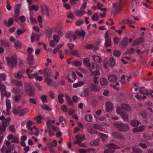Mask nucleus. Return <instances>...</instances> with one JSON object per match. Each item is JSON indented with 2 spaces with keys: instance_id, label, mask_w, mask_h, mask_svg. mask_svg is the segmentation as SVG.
I'll list each match as a JSON object with an SVG mask.
<instances>
[{
  "instance_id": "4468645a",
  "label": "nucleus",
  "mask_w": 153,
  "mask_h": 153,
  "mask_svg": "<svg viewBox=\"0 0 153 153\" xmlns=\"http://www.w3.org/2000/svg\"><path fill=\"white\" fill-rule=\"evenodd\" d=\"M21 7V5L19 4H16L14 8L15 14L14 15V19H17L19 17L20 13L19 10Z\"/></svg>"
},
{
  "instance_id": "bb28decb",
  "label": "nucleus",
  "mask_w": 153,
  "mask_h": 153,
  "mask_svg": "<svg viewBox=\"0 0 153 153\" xmlns=\"http://www.w3.org/2000/svg\"><path fill=\"white\" fill-rule=\"evenodd\" d=\"M139 91L141 94L146 95H148L149 94L148 90L143 87H142L140 88Z\"/></svg>"
},
{
  "instance_id": "473e14b6",
  "label": "nucleus",
  "mask_w": 153,
  "mask_h": 153,
  "mask_svg": "<svg viewBox=\"0 0 153 153\" xmlns=\"http://www.w3.org/2000/svg\"><path fill=\"white\" fill-rule=\"evenodd\" d=\"M0 42L1 45L4 47H7L9 46V42L5 39H1L0 41Z\"/></svg>"
},
{
  "instance_id": "864d4df0",
  "label": "nucleus",
  "mask_w": 153,
  "mask_h": 153,
  "mask_svg": "<svg viewBox=\"0 0 153 153\" xmlns=\"http://www.w3.org/2000/svg\"><path fill=\"white\" fill-rule=\"evenodd\" d=\"M0 90L2 94H3L4 92L6 91V87L4 84H1L0 85Z\"/></svg>"
},
{
  "instance_id": "052dcab7",
  "label": "nucleus",
  "mask_w": 153,
  "mask_h": 153,
  "mask_svg": "<svg viewBox=\"0 0 153 153\" xmlns=\"http://www.w3.org/2000/svg\"><path fill=\"white\" fill-rule=\"evenodd\" d=\"M66 97L67 102L69 103V104L70 105H73V103L71 100V97L68 95H66Z\"/></svg>"
},
{
  "instance_id": "5fc2aeb1",
  "label": "nucleus",
  "mask_w": 153,
  "mask_h": 153,
  "mask_svg": "<svg viewBox=\"0 0 153 153\" xmlns=\"http://www.w3.org/2000/svg\"><path fill=\"white\" fill-rule=\"evenodd\" d=\"M62 34L61 35H59V34L58 35H54L53 36V38L54 40L56 42V43H58L59 40L60 38L59 36H62Z\"/></svg>"
},
{
  "instance_id": "338daca9",
  "label": "nucleus",
  "mask_w": 153,
  "mask_h": 153,
  "mask_svg": "<svg viewBox=\"0 0 153 153\" xmlns=\"http://www.w3.org/2000/svg\"><path fill=\"white\" fill-rule=\"evenodd\" d=\"M55 122V121L54 120H48L46 123L47 125V127H48V125L50 126V127H51V125L52 124H54Z\"/></svg>"
},
{
  "instance_id": "cd10ccee",
  "label": "nucleus",
  "mask_w": 153,
  "mask_h": 153,
  "mask_svg": "<svg viewBox=\"0 0 153 153\" xmlns=\"http://www.w3.org/2000/svg\"><path fill=\"white\" fill-rule=\"evenodd\" d=\"M43 73L46 76H50L51 73V70L48 68H45L43 71Z\"/></svg>"
},
{
  "instance_id": "0e129e2a",
  "label": "nucleus",
  "mask_w": 153,
  "mask_h": 153,
  "mask_svg": "<svg viewBox=\"0 0 153 153\" xmlns=\"http://www.w3.org/2000/svg\"><path fill=\"white\" fill-rule=\"evenodd\" d=\"M11 142L16 143H19V138L16 137H13L11 141Z\"/></svg>"
},
{
  "instance_id": "bf43d9fd",
  "label": "nucleus",
  "mask_w": 153,
  "mask_h": 153,
  "mask_svg": "<svg viewBox=\"0 0 153 153\" xmlns=\"http://www.w3.org/2000/svg\"><path fill=\"white\" fill-rule=\"evenodd\" d=\"M40 98L43 103L47 102V98L46 95H44L41 96H40Z\"/></svg>"
},
{
  "instance_id": "2f4dec72",
  "label": "nucleus",
  "mask_w": 153,
  "mask_h": 153,
  "mask_svg": "<svg viewBox=\"0 0 153 153\" xmlns=\"http://www.w3.org/2000/svg\"><path fill=\"white\" fill-rule=\"evenodd\" d=\"M143 41V38H140L138 39L135 40L133 42V46H136L139 45V44L142 43Z\"/></svg>"
},
{
  "instance_id": "ea45409f",
  "label": "nucleus",
  "mask_w": 153,
  "mask_h": 153,
  "mask_svg": "<svg viewBox=\"0 0 153 153\" xmlns=\"http://www.w3.org/2000/svg\"><path fill=\"white\" fill-rule=\"evenodd\" d=\"M62 27L61 25H58L55 28L56 31L58 33L59 35H61L62 34L61 30L62 29Z\"/></svg>"
},
{
  "instance_id": "f3484780",
  "label": "nucleus",
  "mask_w": 153,
  "mask_h": 153,
  "mask_svg": "<svg viewBox=\"0 0 153 153\" xmlns=\"http://www.w3.org/2000/svg\"><path fill=\"white\" fill-rule=\"evenodd\" d=\"M113 109V105L112 103L110 102H107L106 104V111L107 112L111 111Z\"/></svg>"
},
{
  "instance_id": "49530a36",
  "label": "nucleus",
  "mask_w": 153,
  "mask_h": 153,
  "mask_svg": "<svg viewBox=\"0 0 153 153\" xmlns=\"http://www.w3.org/2000/svg\"><path fill=\"white\" fill-rule=\"evenodd\" d=\"M7 126L6 125L5 122H2V125H0V130L2 131H4Z\"/></svg>"
},
{
  "instance_id": "a211bd4d",
  "label": "nucleus",
  "mask_w": 153,
  "mask_h": 153,
  "mask_svg": "<svg viewBox=\"0 0 153 153\" xmlns=\"http://www.w3.org/2000/svg\"><path fill=\"white\" fill-rule=\"evenodd\" d=\"M30 69L28 68H27L26 69V73L28 76V77L29 79H32L34 77L36 78V77L38 75V74L36 73L35 74H30Z\"/></svg>"
},
{
  "instance_id": "c756f323",
  "label": "nucleus",
  "mask_w": 153,
  "mask_h": 153,
  "mask_svg": "<svg viewBox=\"0 0 153 153\" xmlns=\"http://www.w3.org/2000/svg\"><path fill=\"white\" fill-rule=\"evenodd\" d=\"M100 82L101 85L106 86L108 85V81L106 79L101 78L100 79Z\"/></svg>"
},
{
  "instance_id": "e2e57ef3",
  "label": "nucleus",
  "mask_w": 153,
  "mask_h": 153,
  "mask_svg": "<svg viewBox=\"0 0 153 153\" xmlns=\"http://www.w3.org/2000/svg\"><path fill=\"white\" fill-rule=\"evenodd\" d=\"M42 119V117L41 116L38 115L35 118V119L36 122L38 123H41V120Z\"/></svg>"
},
{
  "instance_id": "4c0bfd02",
  "label": "nucleus",
  "mask_w": 153,
  "mask_h": 153,
  "mask_svg": "<svg viewBox=\"0 0 153 153\" xmlns=\"http://www.w3.org/2000/svg\"><path fill=\"white\" fill-rule=\"evenodd\" d=\"M13 23V20H8L7 21V20H4V23L8 27H9Z\"/></svg>"
},
{
  "instance_id": "37998d69",
  "label": "nucleus",
  "mask_w": 153,
  "mask_h": 153,
  "mask_svg": "<svg viewBox=\"0 0 153 153\" xmlns=\"http://www.w3.org/2000/svg\"><path fill=\"white\" fill-rule=\"evenodd\" d=\"M64 97V95L62 94L58 95V101L60 103L62 104L63 103L64 100L63 99V97Z\"/></svg>"
},
{
  "instance_id": "a19ab883",
  "label": "nucleus",
  "mask_w": 153,
  "mask_h": 153,
  "mask_svg": "<svg viewBox=\"0 0 153 153\" xmlns=\"http://www.w3.org/2000/svg\"><path fill=\"white\" fill-rule=\"evenodd\" d=\"M122 23L123 24H128L130 25L134 23L135 21L132 20H123L122 21Z\"/></svg>"
},
{
  "instance_id": "79ce46f5",
  "label": "nucleus",
  "mask_w": 153,
  "mask_h": 153,
  "mask_svg": "<svg viewBox=\"0 0 153 153\" xmlns=\"http://www.w3.org/2000/svg\"><path fill=\"white\" fill-rule=\"evenodd\" d=\"M42 20H30L32 24L37 23L38 22L39 24V25L41 28L42 27V25L41 24V23L42 22Z\"/></svg>"
},
{
  "instance_id": "c03bdc74",
  "label": "nucleus",
  "mask_w": 153,
  "mask_h": 153,
  "mask_svg": "<svg viewBox=\"0 0 153 153\" xmlns=\"http://www.w3.org/2000/svg\"><path fill=\"white\" fill-rule=\"evenodd\" d=\"M98 135L102 138L103 142H104L108 138L107 135L102 133H98Z\"/></svg>"
},
{
  "instance_id": "f704fd0d",
  "label": "nucleus",
  "mask_w": 153,
  "mask_h": 153,
  "mask_svg": "<svg viewBox=\"0 0 153 153\" xmlns=\"http://www.w3.org/2000/svg\"><path fill=\"white\" fill-rule=\"evenodd\" d=\"M85 84L84 82L80 81L77 83H74L73 85L74 88H76L77 87H81Z\"/></svg>"
},
{
  "instance_id": "6ab92c4d",
  "label": "nucleus",
  "mask_w": 153,
  "mask_h": 153,
  "mask_svg": "<svg viewBox=\"0 0 153 153\" xmlns=\"http://www.w3.org/2000/svg\"><path fill=\"white\" fill-rule=\"evenodd\" d=\"M145 128V126L143 125H142L139 127L134 128L133 131L134 132H140L144 130Z\"/></svg>"
},
{
  "instance_id": "20e7f679",
  "label": "nucleus",
  "mask_w": 153,
  "mask_h": 153,
  "mask_svg": "<svg viewBox=\"0 0 153 153\" xmlns=\"http://www.w3.org/2000/svg\"><path fill=\"white\" fill-rule=\"evenodd\" d=\"M114 126L120 131H126L128 130L129 128L128 125L123 124L122 123H115L114 124Z\"/></svg>"
},
{
  "instance_id": "393cba45",
  "label": "nucleus",
  "mask_w": 153,
  "mask_h": 153,
  "mask_svg": "<svg viewBox=\"0 0 153 153\" xmlns=\"http://www.w3.org/2000/svg\"><path fill=\"white\" fill-rule=\"evenodd\" d=\"M90 87L91 90L94 91H98L100 90V88L99 87L93 84L90 85Z\"/></svg>"
},
{
  "instance_id": "6e6d98bb",
  "label": "nucleus",
  "mask_w": 153,
  "mask_h": 153,
  "mask_svg": "<svg viewBox=\"0 0 153 153\" xmlns=\"http://www.w3.org/2000/svg\"><path fill=\"white\" fill-rule=\"evenodd\" d=\"M143 137L145 139L148 140H151L152 139V138L149 135L146 133L143 134Z\"/></svg>"
},
{
  "instance_id": "6e6552de",
  "label": "nucleus",
  "mask_w": 153,
  "mask_h": 153,
  "mask_svg": "<svg viewBox=\"0 0 153 153\" xmlns=\"http://www.w3.org/2000/svg\"><path fill=\"white\" fill-rule=\"evenodd\" d=\"M86 7V2L84 1L81 8V11L77 10L75 12L76 15L78 16H81L85 13L84 9Z\"/></svg>"
},
{
  "instance_id": "774afa93",
  "label": "nucleus",
  "mask_w": 153,
  "mask_h": 153,
  "mask_svg": "<svg viewBox=\"0 0 153 153\" xmlns=\"http://www.w3.org/2000/svg\"><path fill=\"white\" fill-rule=\"evenodd\" d=\"M134 51V48H131L130 49L128 50L126 53L127 54H133Z\"/></svg>"
},
{
  "instance_id": "1a4fd4ad",
  "label": "nucleus",
  "mask_w": 153,
  "mask_h": 153,
  "mask_svg": "<svg viewBox=\"0 0 153 153\" xmlns=\"http://www.w3.org/2000/svg\"><path fill=\"white\" fill-rule=\"evenodd\" d=\"M108 31H107L105 33V46L106 47H108L111 45V42L110 37L108 35Z\"/></svg>"
},
{
  "instance_id": "de8ad7c7",
  "label": "nucleus",
  "mask_w": 153,
  "mask_h": 153,
  "mask_svg": "<svg viewBox=\"0 0 153 153\" xmlns=\"http://www.w3.org/2000/svg\"><path fill=\"white\" fill-rule=\"evenodd\" d=\"M48 131L49 133V135L51 136H53L55 135V132L52 131L51 130V127H50V126L48 125Z\"/></svg>"
},
{
  "instance_id": "c85d7f7f",
  "label": "nucleus",
  "mask_w": 153,
  "mask_h": 153,
  "mask_svg": "<svg viewBox=\"0 0 153 153\" xmlns=\"http://www.w3.org/2000/svg\"><path fill=\"white\" fill-rule=\"evenodd\" d=\"M87 49H92L95 51H97L98 50V47L97 46H94V45L90 44L87 45Z\"/></svg>"
},
{
  "instance_id": "0eeeda50",
  "label": "nucleus",
  "mask_w": 153,
  "mask_h": 153,
  "mask_svg": "<svg viewBox=\"0 0 153 153\" xmlns=\"http://www.w3.org/2000/svg\"><path fill=\"white\" fill-rule=\"evenodd\" d=\"M24 87L25 91L28 93L29 96H34V90L33 88L28 84L25 85Z\"/></svg>"
},
{
  "instance_id": "13d9d810",
  "label": "nucleus",
  "mask_w": 153,
  "mask_h": 153,
  "mask_svg": "<svg viewBox=\"0 0 153 153\" xmlns=\"http://www.w3.org/2000/svg\"><path fill=\"white\" fill-rule=\"evenodd\" d=\"M82 64V62H80L75 61L73 62L72 64L76 67H79Z\"/></svg>"
},
{
  "instance_id": "e433bc0d",
  "label": "nucleus",
  "mask_w": 153,
  "mask_h": 153,
  "mask_svg": "<svg viewBox=\"0 0 153 153\" xmlns=\"http://www.w3.org/2000/svg\"><path fill=\"white\" fill-rule=\"evenodd\" d=\"M100 10L103 11L102 13H99L100 16L101 18H103L105 16L106 13L105 12L107 11V9L106 8H100Z\"/></svg>"
},
{
  "instance_id": "f257e3e1",
  "label": "nucleus",
  "mask_w": 153,
  "mask_h": 153,
  "mask_svg": "<svg viewBox=\"0 0 153 153\" xmlns=\"http://www.w3.org/2000/svg\"><path fill=\"white\" fill-rule=\"evenodd\" d=\"M130 110L129 106L126 104H123L121 107H118L117 108V113L118 114H120L121 116L123 118V121L127 122L128 120V115L126 113L123 112L124 110L129 111Z\"/></svg>"
},
{
  "instance_id": "5701e85b",
  "label": "nucleus",
  "mask_w": 153,
  "mask_h": 153,
  "mask_svg": "<svg viewBox=\"0 0 153 153\" xmlns=\"http://www.w3.org/2000/svg\"><path fill=\"white\" fill-rule=\"evenodd\" d=\"M40 37V36L39 35L33 33L30 37L31 41L32 42H33L35 40L36 41H37L39 39Z\"/></svg>"
},
{
  "instance_id": "dca6fc26",
  "label": "nucleus",
  "mask_w": 153,
  "mask_h": 153,
  "mask_svg": "<svg viewBox=\"0 0 153 153\" xmlns=\"http://www.w3.org/2000/svg\"><path fill=\"white\" fill-rule=\"evenodd\" d=\"M91 57L94 61L96 62L101 63L102 62V59L99 56L91 55Z\"/></svg>"
},
{
  "instance_id": "7c9ffc66",
  "label": "nucleus",
  "mask_w": 153,
  "mask_h": 153,
  "mask_svg": "<svg viewBox=\"0 0 153 153\" xmlns=\"http://www.w3.org/2000/svg\"><path fill=\"white\" fill-rule=\"evenodd\" d=\"M117 76L114 74L110 75L108 77V79L111 82H115L117 81Z\"/></svg>"
},
{
  "instance_id": "b1692460",
  "label": "nucleus",
  "mask_w": 153,
  "mask_h": 153,
  "mask_svg": "<svg viewBox=\"0 0 153 153\" xmlns=\"http://www.w3.org/2000/svg\"><path fill=\"white\" fill-rule=\"evenodd\" d=\"M29 9L30 11H31L33 10H34L37 11L39 10V6L38 5L33 4L29 7Z\"/></svg>"
},
{
  "instance_id": "2eb2a0df",
  "label": "nucleus",
  "mask_w": 153,
  "mask_h": 153,
  "mask_svg": "<svg viewBox=\"0 0 153 153\" xmlns=\"http://www.w3.org/2000/svg\"><path fill=\"white\" fill-rule=\"evenodd\" d=\"M128 39L127 37H125L121 41L120 47L121 48H125L128 45Z\"/></svg>"
},
{
  "instance_id": "603ef678",
  "label": "nucleus",
  "mask_w": 153,
  "mask_h": 153,
  "mask_svg": "<svg viewBox=\"0 0 153 153\" xmlns=\"http://www.w3.org/2000/svg\"><path fill=\"white\" fill-rule=\"evenodd\" d=\"M14 92L16 95H22V93L20 89L16 88L14 90Z\"/></svg>"
},
{
  "instance_id": "4be33fe9",
  "label": "nucleus",
  "mask_w": 153,
  "mask_h": 153,
  "mask_svg": "<svg viewBox=\"0 0 153 153\" xmlns=\"http://www.w3.org/2000/svg\"><path fill=\"white\" fill-rule=\"evenodd\" d=\"M75 34L77 36V37L79 36H81L82 37H83L85 35V31L83 30H78L75 32Z\"/></svg>"
},
{
  "instance_id": "8fccbe9b",
  "label": "nucleus",
  "mask_w": 153,
  "mask_h": 153,
  "mask_svg": "<svg viewBox=\"0 0 153 153\" xmlns=\"http://www.w3.org/2000/svg\"><path fill=\"white\" fill-rule=\"evenodd\" d=\"M99 140L97 139L91 141V145L94 146H96L99 144Z\"/></svg>"
},
{
  "instance_id": "ddd939ff",
  "label": "nucleus",
  "mask_w": 153,
  "mask_h": 153,
  "mask_svg": "<svg viewBox=\"0 0 153 153\" xmlns=\"http://www.w3.org/2000/svg\"><path fill=\"white\" fill-rule=\"evenodd\" d=\"M76 140L74 142V144H78L79 146H85V144L81 143V140L84 139V137L82 136L80 134H77L76 136Z\"/></svg>"
},
{
  "instance_id": "39448f33",
  "label": "nucleus",
  "mask_w": 153,
  "mask_h": 153,
  "mask_svg": "<svg viewBox=\"0 0 153 153\" xmlns=\"http://www.w3.org/2000/svg\"><path fill=\"white\" fill-rule=\"evenodd\" d=\"M6 60L8 65L11 67H13L17 64V57L16 56H12L11 58L8 57L6 58Z\"/></svg>"
},
{
  "instance_id": "09e8293b",
  "label": "nucleus",
  "mask_w": 153,
  "mask_h": 153,
  "mask_svg": "<svg viewBox=\"0 0 153 153\" xmlns=\"http://www.w3.org/2000/svg\"><path fill=\"white\" fill-rule=\"evenodd\" d=\"M27 112V109H24L19 110V115L20 116H22L24 115Z\"/></svg>"
},
{
  "instance_id": "3c124183",
  "label": "nucleus",
  "mask_w": 153,
  "mask_h": 153,
  "mask_svg": "<svg viewBox=\"0 0 153 153\" xmlns=\"http://www.w3.org/2000/svg\"><path fill=\"white\" fill-rule=\"evenodd\" d=\"M140 115L144 118H146L147 117V114L144 111H142L139 113Z\"/></svg>"
},
{
  "instance_id": "72a5a7b5",
  "label": "nucleus",
  "mask_w": 153,
  "mask_h": 153,
  "mask_svg": "<svg viewBox=\"0 0 153 153\" xmlns=\"http://www.w3.org/2000/svg\"><path fill=\"white\" fill-rule=\"evenodd\" d=\"M28 62L30 65H33V56L32 54L28 55L27 58Z\"/></svg>"
},
{
  "instance_id": "a878e982",
  "label": "nucleus",
  "mask_w": 153,
  "mask_h": 153,
  "mask_svg": "<svg viewBox=\"0 0 153 153\" xmlns=\"http://www.w3.org/2000/svg\"><path fill=\"white\" fill-rule=\"evenodd\" d=\"M46 34L47 36L49 38H50L52 35V30L51 28L47 27L46 29Z\"/></svg>"
},
{
  "instance_id": "c9c22d12",
  "label": "nucleus",
  "mask_w": 153,
  "mask_h": 153,
  "mask_svg": "<svg viewBox=\"0 0 153 153\" xmlns=\"http://www.w3.org/2000/svg\"><path fill=\"white\" fill-rule=\"evenodd\" d=\"M6 111L7 112H8L11 108V104L9 99H7L6 100Z\"/></svg>"
},
{
  "instance_id": "f03ea898",
  "label": "nucleus",
  "mask_w": 153,
  "mask_h": 153,
  "mask_svg": "<svg viewBox=\"0 0 153 153\" xmlns=\"http://www.w3.org/2000/svg\"><path fill=\"white\" fill-rule=\"evenodd\" d=\"M100 68L99 65L96 63L90 62L89 59L87 58V70L91 72V74L92 76H96L100 74V72L98 70L95 71V69H98Z\"/></svg>"
},
{
  "instance_id": "69168bd1",
  "label": "nucleus",
  "mask_w": 153,
  "mask_h": 153,
  "mask_svg": "<svg viewBox=\"0 0 153 153\" xmlns=\"http://www.w3.org/2000/svg\"><path fill=\"white\" fill-rule=\"evenodd\" d=\"M22 95H16L14 97V100L16 102L19 101L21 98Z\"/></svg>"
},
{
  "instance_id": "aec40b11",
  "label": "nucleus",
  "mask_w": 153,
  "mask_h": 153,
  "mask_svg": "<svg viewBox=\"0 0 153 153\" xmlns=\"http://www.w3.org/2000/svg\"><path fill=\"white\" fill-rule=\"evenodd\" d=\"M25 72V70H22L15 73V76L17 79H20L22 77L23 74Z\"/></svg>"
},
{
  "instance_id": "a18cd8bd",
  "label": "nucleus",
  "mask_w": 153,
  "mask_h": 153,
  "mask_svg": "<svg viewBox=\"0 0 153 153\" xmlns=\"http://www.w3.org/2000/svg\"><path fill=\"white\" fill-rule=\"evenodd\" d=\"M32 122L30 120H29L27 121V128L29 129L30 131H32L33 128H31V126L32 124Z\"/></svg>"
},
{
  "instance_id": "9b49d317",
  "label": "nucleus",
  "mask_w": 153,
  "mask_h": 153,
  "mask_svg": "<svg viewBox=\"0 0 153 153\" xmlns=\"http://www.w3.org/2000/svg\"><path fill=\"white\" fill-rule=\"evenodd\" d=\"M41 8L42 14L48 16L49 11L48 6L45 4H43L41 5Z\"/></svg>"
},
{
  "instance_id": "4d7b16f0",
  "label": "nucleus",
  "mask_w": 153,
  "mask_h": 153,
  "mask_svg": "<svg viewBox=\"0 0 153 153\" xmlns=\"http://www.w3.org/2000/svg\"><path fill=\"white\" fill-rule=\"evenodd\" d=\"M132 149L134 153H142V150L135 147H133Z\"/></svg>"
},
{
  "instance_id": "412c9836",
  "label": "nucleus",
  "mask_w": 153,
  "mask_h": 153,
  "mask_svg": "<svg viewBox=\"0 0 153 153\" xmlns=\"http://www.w3.org/2000/svg\"><path fill=\"white\" fill-rule=\"evenodd\" d=\"M113 136L116 138L119 139H124L123 135L120 133L117 132H114L112 134Z\"/></svg>"
},
{
  "instance_id": "680f3d73",
  "label": "nucleus",
  "mask_w": 153,
  "mask_h": 153,
  "mask_svg": "<svg viewBox=\"0 0 153 153\" xmlns=\"http://www.w3.org/2000/svg\"><path fill=\"white\" fill-rule=\"evenodd\" d=\"M15 47L16 48H20L21 47V43L19 41H17L14 42Z\"/></svg>"
},
{
  "instance_id": "423d86ee",
  "label": "nucleus",
  "mask_w": 153,
  "mask_h": 153,
  "mask_svg": "<svg viewBox=\"0 0 153 153\" xmlns=\"http://www.w3.org/2000/svg\"><path fill=\"white\" fill-rule=\"evenodd\" d=\"M107 146L108 149L105 150L104 153H113L115 149L118 148L117 146L112 143L107 145Z\"/></svg>"
},
{
  "instance_id": "f8f14e48",
  "label": "nucleus",
  "mask_w": 153,
  "mask_h": 153,
  "mask_svg": "<svg viewBox=\"0 0 153 153\" xmlns=\"http://www.w3.org/2000/svg\"><path fill=\"white\" fill-rule=\"evenodd\" d=\"M66 37L67 38L69 39L70 41L72 40L74 41L77 38V36L75 35V33L74 34L71 31H69L66 33Z\"/></svg>"
},
{
  "instance_id": "9d476101",
  "label": "nucleus",
  "mask_w": 153,
  "mask_h": 153,
  "mask_svg": "<svg viewBox=\"0 0 153 153\" xmlns=\"http://www.w3.org/2000/svg\"><path fill=\"white\" fill-rule=\"evenodd\" d=\"M115 60L113 58H110L107 62L104 64V66L105 68H107L108 66H113L115 65Z\"/></svg>"
},
{
  "instance_id": "7ed1b4c3",
  "label": "nucleus",
  "mask_w": 153,
  "mask_h": 153,
  "mask_svg": "<svg viewBox=\"0 0 153 153\" xmlns=\"http://www.w3.org/2000/svg\"><path fill=\"white\" fill-rule=\"evenodd\" d=\"M113 9L112 10L111 16L113 17H116L117 15V14L122 10L121 2L120 1L113 4Z\"/></svg>"
},
{
  "instance_id": "58836bf2",
  "label": "nucleus",
  "mask_w": 153,
  "mask_h": 153,
  "mask_svg": "<svg viewBox=\"0 0 153 153\" xmlns=\"http://www.w3.org/2000/svg\"><path fill=\"white\" fill-rule=\"evenodd\" d=\"M140 123L136 120H132L130 122L131 125L133 126H138Z\"/></svg>"
}]
</instances>
